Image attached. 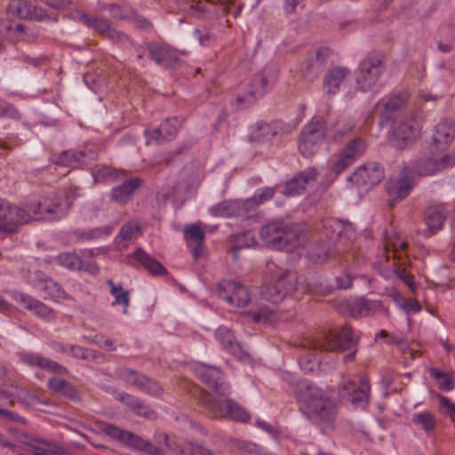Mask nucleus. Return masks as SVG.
<instances>
[{
  "label": "nucleus",
  "instance_id": "1",
  "mask_svg": "<svg viewBox=\"0 0 455 455\" xmlns=\"http://www.w3.org/2000/svg\"><path fill=\"white\" fill-rule=\"evenodd\" d=\"M69 207V202L54 192L30 200L26 208L11 206L0 200V226L8 232H14L17 225L31 220H60L68 213Z\"/></svg>",
  "mask_w": 455,
  "mask_h": 455
},
{
  "label": "nucleus",
  "instance_id": "2",
  "mask_svg": "<svg viewBox=\"0 0 455 455\" xmlns=\"http://www.w3.org/2000/svg\"><path fill=\"white\" fill-rule=\"evenodd\" d=\"M278 80V69L273 65L265 66L259 72L241 81L235 89L232 106L236 110H245L264 97Z\"/></svg>",
  "mask_w": 455,
  "mask_h": 455
},
{
  "label": "nucleus",
  "instance_id": "3",
  "mask_svg": "<svg viewBox=\"0 0 455 455\" xmlns=\"http://www.w3.org/2000/svg\"><path fill=\"white\" fill-rule=\"evenodd\" d=\"M296 395L301 409L312 420L331 423L334 419V403L323 389L307 380H302L298 385Z\"/></svg>",
  "mask_w": 455,
  "mask_h": 455
},
{
  "label": "nucleus",
  "instance_id": "4",
  "mask_svg": "<svg viewBox=\"0 0 455 455\" xmlns=\"http://www.w3.org/2000/svg\"><path fill=\"white\" fill-rule=\"evenodd\" d=\"M358 341V332L346 324L337 332L323 331L305 337L299 346L313 351L343 352L355 347Z\"/></svg>",
  "mask_w": 455,
  "mask_h": 455
},
{
  "label": "nucleus",
  "instance_id": "5",
  "mask_svg": "<svg viewBox=\"0 0 455 455\" xmlns=\"http://www.w3.org/2000/svg\"><path fill=\"white\" fill-rule=\"evenodd\" d=\"M196 376L208 387L213 389V393L199 390L198 399L215 417L228 416V399L225 394L219 391L220 380L222 374L219 369L206 364H196L194 366Z\"/></svg>",
  "mask_w": 455,
  "mask_h": 455
},
{
  "label": "nucleus",
  "instance_id": "6",
  "mask_svg": "<svg viewBox=\"0 0 455 455\" xmlns=\"http://www.w3.org/2000/svg\"><path fill=\"white\" fill-rule=\"evenodd\" d=\"M259 235L268 247L286 251H291L299 246H303L307 240V232L288 228L281 220H274L262 227Z\"/></svg>",
  "mask_w": 455,
  "mask_h": 455
},
{
  "label": "nucleus",
  "instance_id": "7",
  "mask_svg": "<svg viewBox=\"0 0 455 455\" xmlns=\"http://www.w3.org/2000/svg\"><path fill=\"white\" fill-rule=\"evenodd\" d=\"M296 289V277L288 271L268 261L266 265L261 296L273 304L281 302L284 297Z\"/></svg>",
  "mask_w": 455,
  "mask_h": 455
},
{
  "label": "nucleus",
  "instance_id": "8",
  "mask_svg": "<svg viewBox=\"0 0 455 455\" xmlns=\"http://www.w3.org/2000/svg\"><path fill=\"white\" fill-rule=\"evenodd\" d=\"M421 123V113L418 110L395 121L389 135L390 143L396 148H406L420 137Z\"/></svg>",
  "mask_w": 455,
  "mask_h": 455
},
{
  "label": "nucleus",
  "instance_id": "9",
  "mask_svg": "<svg viewBox=\"0 0 455 455\" xmlns=\"http://www.w3.org/2000/svg\"><path fill=\"white\" fill-rule=\"evenodd\" d=\"M408 243L398 235L387 236L384 251L387 259L393 258L395 271L398 277L408 286L413 285V276L407 272L411 261L407 252Z\"/></svg>",
  "mask_w": 455,
  "mask_h": 455
},
{
  "label": "nucleus",
  "instance_id": "10",
  "mask_svg": "<svg viewBox=\"0 0 455 455\" xmlns=\"http://www.w3.org/2000/svg\"><path fill=\"white\" fill-rule=\"evenodd\" d=\"M97 427L100 432L104 433L111 440L116 441L123 445L146 451L150 455H160L161 453V449L153 446L149 441L144 440L140 436L122 429L116 425L105 421H98Z\"/></svg>",
  "mask_w": 455,
  "mask_h": 455
},
{
  "label": "nucleus",
  "instance_id": "11",
  "mask_svg": "<svg viewBox=\"0 0 455 455\" xmlns=\"http://www.w3.org/2000/svg\"><path fill=\"white\" fill-rule=\"evenodd\" d=\"M370 392L368 379L360 375L353 379H344L339 388V396L346 403L364 407L369 403Z\"/></svg>",
  "mask_w": 455,
  "mask_h": 455
},
{
  "label": "nucleus",
  "instance_id": "12",
  "mask_svg": "<svg viewBox=\"0 0 455 455\" xmlns=\"http://www.w3.org/2000/svg\"><path fill=\"white\" fill-rule=\"evenodd\" d=\"M326 133V124L322 119L314 118L301 132L299 150L305 157H311L320 148Z\"/></svg>",
  "mask_w": 455,
  "mask_h": 455
},
{
  "label": "nucleus",
  "instance_id": "13",
  "mask_svg": "<svg viewBox=\"0 0 455 455\" xmlns=\"http://www.w3.org/2000/svg\"><path fill=\"white\" fill-rule=\"evenodd\" d=\"M275 194V188L263 187L258 188L251 198L247 199L243 204L237 201L229 200V216L236 215L243 219H250L252 214L251 210L253 211L255 206L262 204L271 200Z\"/></svg>",
  "mask_w": 455,
  "mask_h": 455
},
{
  "label": "nucleus",
  "instance_id": "14",
  "mask_svg": "<svg viewBox=\"0 0 455 455\" xmlns=\"http://www.w3.org/2000/svg\"><path fill=\"white\" fill-rule=\"evenodd\" d=\"M382 71L381 60L374 56H367L360 63L359 69L356 72V88L362 92L369 91L376 84Z\"/></svg>",
  "mask_w": 455,
  "mask_h": 455
},
{
  "label": "nucleus",
  "instance_id": "15",
  "mask_svg": "<svg viewBox=\"0 0 455 455\" xmlns=\"http://www.w3.org/2000/svg\"><path fill=\"white\" fill-rule=\"evenodd\" d=\"M415 183L414 172L408 167H404L401 171L398 178L390 179L386 183L387 193L391 200L390 205L394 206L393 202L405 199L411 192Z\"/></svg>",
  "mask_w": 455,
  "mask_h": 455
},
{
  "label": "nucleus",
  "instance_id": "16",
  "mask_svg": "<svg viewBox=\"0 0 455 455\" xmlns=\"http://www.w3.org/2000/svg\"><path fill=\"white\" fill-rule=\"evenodd\" d=\"M116 376L128 385L149 395H160L164 390L155 379L126 367H118Z\"/></svg>",
  "mask_w": 455,
  "mask_h": 455
},
{
  "label": "nucleus",
  "instance_id": "17",
  "mask_svg": "<svg viewBox=\"0 0 455 455\" xmlns=\"http://www.w3.org/2000/svg\"><path fill=\"white\" fill-rule=\"evenodd\" d=\"M366 150V142L362 138H355L349 141L341 150L334 161L331 170L335 176H339L347 167L352 165Z\"/></svg>",
  "mask_w": 455,
  "mask_h": 455
},
{
  "label": "nucleus",
  "instance_id": "18",
  "mask_svg": "<svg viewBox=\"0 0 455 455\" xmlns=\"http://www.w3.org/2000/svg\"><path fill=\"white\" fill-rule=\"evenodd\" d=\"M448 213L447 204L437 201L429 203L424 213V223L427 226V228L423 231L424 235L430 237L441 231L443 228Z\"/></svg>",
  "mask_w": 455,
  "mask_h": 455
},
{
  "label": "nucleus",
  "instance_id": "19",
  "mask_svg": "<svg viewBox=\"0 0 455 455\" xmlns=\"http://www.w3.org/2000/svg\"><path fill=\"white\" fill-rule=\"evenodd\" d=\"M320 225L324 235L330 240L336 237L339 243L349 245L355 238V229L350 222L326 218L322 220Z\"/></svg>",
  "mask_w": 455,
  "mask_h": 455
},
{
  "label": "nucleus",
  "instance_id": "20",
  "mask_svg": "<svg viewBox=\"0 0 455 455\" xmlns=\"http://www.w3.org/2000/svg\"><path fill=\"white\" fill-rule=\"evenodd\" d=\"M455 156L452 155H444L440 159L432 157L422 158L411 163L407 167L413 170L415 179L420 176L433 175L435 172L453 166Z\"/></svg>",
  "mask_w": 455,
  "mask_h": 455
},
{
  "label": "nucleus",
  "instance_id": "21",
  "mask_svg": "<svg viewBox=\"0 0 455 455\" xmlns=\"http://www.w3.org/2000/svg\"><path fill=\"white\" fill-rule=\"evenodd\" d=\"M18 357L22 364L29 368L40 369L46 372H53L60 375L68 374V369L65 366L43 356L41 354L22 351L18 353Z\"/></svg>",
  "mask_w": 455,
  "mask_h": 455
},
{
  "label": "nucleus",
  "instance_id": "22",
  "mask_svg": "<svg viewBox=\"0 0 455 455\" xmlns=\"http://www.w3.org/2000/svg\"><path fill=\"white\" fill-rule=\"evenodd\" d=\"M384 179V171L377 163L371 162L358 167L352 176L347 178L349 182L357 187H373Z\"/></svg>",
  "mask_w": 455,
  "mask_h": 455
},
{
  "label": "nucleus",
  "instance_id": "23",
  "mask_svg": "<svg viewBox=\"0 0 455 455\" xmlns=\"http://www.w3.org/2000/svg\"><path fill=\"white\" fill-rule=\"evenodd\" d=\"M330 55L331 50L328 47H320L315 52H310L300 65L301 76L307 81L315 79Z\"/></svg>",
  "mask_w": 455,
  "mask_h": 455
},
{
  "label": "nucleus",
  "instance_id": "24",
  "mask_svg": "<svg viewBox=\"0 0 455 455\" xmlns=\"http://www.w3.org/2000/svg\"><path fill=\"white\" fill-rule=\"evenodd\" d=\"M317 177L318 172L315 168H307L299 172L294 178L287 181L281 192L291 196L301 195L307 187L315 185Z\"/></svg>",
  "mask_w": 455,
  "mask_h": 455
},
{
  "label": "nucleus",
  "instance_id": "25",
  "mask_svg": "<svg viewBox=\"0 0 455 455\" xmlns=\"http://www.w3.org/2000/svg\"><path fill=\"white\" fill-rule=\"evenodd\" d=\"M12 298L24 308L43 320L52 321L56 317V313L53 309L28 294L15 291Z\"/></svg>",
  "mask_w": 455,
  "mask_h": 455
},
{
  "label": "nucleus",
  "instance_id": "26",
  "mask_svg": "<svg viewBox=\"0 0 455 455\" xmlns=\"http://www.w3.org/2000/svg\"><path fill=\"white\" fill-rule=\"evenodd\" d=\"M52 161L54 164L59 166L78 168L92 164L96 161V154L92 150L78 152L65 150L60 155L53 156Z\"/></svg>",
  "mask_w": 455,
  "mask_h": 455
},
{
  "label": "nucleus",
  "instance_id": "27",
  "mask_svg": "<svg viewBox=\"0 0 455 455\" xmlns=\"http://www.w3.org/2000/svg\"><path fill=\"white\" fill-rule=\"evenodd\" d=\"M148 55L156 64L164 68H173L178 62L174 49L162 42H151L147 44Z\"/></svg>",
  "mask_w": 455,
  "mask_h": 455
},
{
  "label": "nucleus",
  "instance_id": "28",
  "mask_svg": "<svg viewBox=\"0 0 455 455\" xmlns=\"http://www.w3.org/2000/svg\"><path fill=\"white\" fill-rule=\"evenodd\" d=\"M409 100V94L406 92L391 93L382 99L378 105L381 106L380 117L385 121L393 119L397 111L402 109Z\"/></svg>",
  "mask_w": 455,
  "mask_h": 455
},
{
  "label": "nucleus",
  "instance_id": "29",
  "mask_svg": "<svg viewBox=\"0 0 455 455\" xmlns=\"http://www.w3.org/2000/svg\"><path fill=\"white\" fill-rule=\"evenodd\" d=\"M184 236L194 259L197 260L202 256L205 238L203 228L198 224L187 225L184 228Z\"/></svg>",
  "mask_w": 455,
  "mask_h": 455
},
{
  "label": "nucleus",
  "instance_id": "30",
  "mask_svg": "<svg viewBox=\"0 0 455 455\" xmlns=\"http://www.w3.org/2000/svg\"><path fill=\"white\" fill-rule=\"evenodd\" d=\"M350 76V70L344 67H333L324 75L323 79V90L328 94H336L340 86Z\"/></svg>",
  "mask_w": 455,
  "mask_h": 455
},
{
  "label": "nucleus",
  "instance_id": "31",
  "mask_svg": "<svg viewBox=\"0 0 455 455\" xmlns=\"http://www.w3.org/2000/svg\"><path fill=\"white\" fill-rule=\"evenodd\" d=\"M142 235V229L137 221H129L123 225L114 239L119 251L127 249Z\"/></svg>",
  "mask_w": 455,
  "mask_h": 455
},
{
  "label": "nucleus",
  "instance_id": "32",
  "mask_svg": "<svg viewBox=\"0 0 455 455\" xmlns=\"http://www.w3.org/2000/svg\"><path fill=\"white\" fill-rule=\"evenodd\" d=\"M116 400L126 405L136 415L147 419H155L157 414L148 404L145 403L140 398L128 394L121 393L116 396Z\"/></svg>",
  "mask_w": 455,
  "mask_h": 455
},
{
  "label": "nucleus",
  "instance_id": "33",
  "mask_svg": "<svg viewBox=\"0 0 455 455\" xmlns=\"http://www.w3.org/2000/svg\"><path fill=\"white\" fill-rule=\"evenodd\" d=\"M455 137L454 124L450 120H443L436 124L433 132V142L436 149H445Z\"/></svg>",
  "mask_w": 455,
  "mask_h": 455
},
{
  "label": "nucleus",
  "instance_id": "34",
  "mask_svg": "<svg viewBox=\"0 0 455 455\" xmlns=\"http://www.w3.org/2000/svg\"><path fill=\"white\" fill-rule=\"evenodd\" d=\"M6 12L8 15L20 19H40L42 11L38 12L36 7L27 0H11Z\"/></svg>",
  "mask_w": 455,
  "mask_h": 455
},
{
  "label": "nucleus",
  "instance_id": "35",
  "mask_svg": "<svg viewBox=\"0 0 455 455\" xmlns=\"http://www.w3.org/2000/svg\"><path fill=\"white\" fill-rule=\"evenodd\" d=\"M141 183L142 180L138 177L125 180L120 186L115 187L111 189V200L120 204H126L132 199L135 190L141 185Z\"/></svg>",
  "mask_w": 455,
  "mask_h": 455
},
{
  "label": "nucleus",
  "instance_id": "36",
  "mask_svg": "<svg viewBox=\"0 0 455 455\" xmlns=\"http://www.w3.org/2000/svg\"><path fill=\"white\" fill-rule=\"evenodd\" d=\"M382 310L384 307L380 301L364 298L356 299L350 305V314L354 317L370 316Z\"/></svg>",
  "mask_w": 455,
  "mask_h": 455
},
{
  "label": "nucleus",
  "instance_id": "37",
  "mask_svg": "<svg viewBox=\"0 0 455 455\" xmlns=\"http://www.w3.org/2000/svg\"><path fill=\"white\" fill-rule=\"evenodd\" d=\"M211 4L209 0H189L184 10L191 16L201 17L205 12H211V8L213 7V4L217 5L219 4L220 8L223 12H228V0H211Z\"/></svg>",
  "mask_w": 455,
  "mask_h": 455
},
{
  "label": "nucleus",
  "instance_id": "38",
  "mask_svg": "<svg viewBox=\"0 0 455 455\" xmlns=\"http://www.w3.org/2000/svg\"><path fill=\"white\" fill-rule=\"evenodd\" d=\"M113 231V227L107 225L89 229H75L69 233V239L74 243H84L99 239L102 236L109 235Z\"/></svg>",
  "mask_w": 455,
  "mask_h": 455
},
{
  "label": "nucleus",
  "instance_id": "39",
  "mask_svg": "<svg viewBox=\"0 0 455 455\" xmlns=\"http://www.w3.org/2000/svg\"><path fill=\"white\" fill-rule=\"evenodd\" d=\"M279 128L278 122L259 121L251 127L250 136L252 140L257 142L268 141L277 134Z\"/></svg>",
  "mask_w": 455,
  "mask_h": 455
},
{
  "label": "nucleus",
  "instance_id": "40",
  "mask_svg": "<svg viewBox=\"0 0 455 455\" xmlns=\"http://www.w3.org/2000/svg\"><path fill=\"white\" fill-rule=\"evenodd\" d=\"M428 373L435 379L439 390L451 392L455 388V375L452 371H443L438 367H431Z\"/></svg>",
  "mask_w": 455,
  "mask_h": 455
},
{
  "label": "nucleus",
  "instance_id": "41",
  "mask_svg": "<svg viewBox=\"0 0 455 455\" xmlns=\"http://www.w3.org/2000/svg\"><path fill=\"white\" fill-rule=\"evenodd\" d=\"M132 256L143 266L150 274L164 275L167 274L166 268L156 259L151 257L143 249H137Z\"/></svg>",
  "mask_w": 455,
  "mask_h": 455
},
{
  "label": "nucleus",
  "instance_id": "42",
  "mask_svg": "<svg viewBox=\"0 0 455 455\" xmlns=\"http://www.w3.org/2000/svg\"><path fill=\"white\" fill-rule=\"evenodd\" d=\"M48 387L53 392L58 393L67 398L72 400L79 399V392L77 389L68 381L52 377L48 379Z\"/></svg>",
  "mask_w": 455,
  "mask_h": 455
},
{
  "label": "nucleus",
  "instance_id": "43",
  "mask_svg": "<svg viewBox=\"0 0 455 455\" xmlns=\"http://www.w3.org/2000/svg\"><path fill=\"white\" fill-rule=\"evenodd\" d=\"M411 423L419 430L430 434L435 430V415L428 411H418L412 414Z\"/></svg>",
  "mask_w": 455,
  "mask_h": 455
},
{
  "label": "nucleus",
  "instance_id": "44",
  "mask_svg": "<svg viewBox=\"0 0 455 455\" xmlns=\"http://www.w3.org/2000/svg\"><path fill=\"white\" fill-rule=\"evenodd\" d=\"M251 300L248 290L240 283L229 282V304L238 307L246 306Z\"/></svg>",
  "mask_w": 455,
  "mask_h": 455
},
{
  "label": "nucleus",
  "instance_id": "45",
  "mask_svg": "<svg viewBox=\"0 0 455 455\" xmlns=\"http://www.w3.org/2000/svg\"><path fill=\"white\" fill-rule=\"evenodd\" d=\"M107 284L110 287V294L115 298L112 306L122 305L123 313L126 314L130 305V292L124 291L122 284L116 285L112 279H108Z\"/></svg>",
  "mask_w": 455,
  "mask_h": 455
},
{
  "label": "nucleus",
  "instance_id": "46",
  "mask_svg": "<svg viewBox=\"0 0 455 455\" xmlns=\"http://www.w3.org/2000/svg\"><path fill=\"white\" fill-rule=\"evenodd\" d=\"M249 315L255 323H266L275 325L277 320L276 312L267 306L259 307L257 310L250 311Z\"/></svg>",
  "mask_w": 455,
  "mask_h": 455
},
{
  "label": "nucleus",
  "instance_id": "47",
  "mask_svg": "<svg viewBox=\"0 0 455 455\" xmlns=\"http://www.w3.org/2000/svg\"><path fill=\"white\" fill-rule=\"evenodd\" d=\"M79 20L88 28L94 29L101 36H104L110 27V23L108 20L98 17H90L84 13H81L79 15Z\"/></svg>",
  "mask_w": 455,
  "mask_h": 455
},
{
  "label": "nucleus",
  "instance_id": "48",
  "mask_svg": "<svg viewBox=\"0 0 455 455\" xmlns=\"http://www.w3.org/2000/svg\"><path fill=\"white\" fill-rule=\"evenodd\" d=\"M56 262L71 271H79L82 267L81 258L75 252H62L55 258Z\"/></svg>",
  "mask_w": 455,
  "mask_h": 455
},
{
  "label": "nucleus",
  "instance_id": "49",
  "mask_svg": "<svg viewBox=\"0 0 455 455\" xmlns=\"http://www.w3.org/2000/svg\"><path fill=\"white\" fill-rule=\"evenodd\" d=\"M101 8L107 10L110 16L116 20H131L134 15L133 9L128 5L109 4L103 5Z\"/></svg>",
  "mask_w": 455,
  "mask_h": 455
},
{
  "label": "nucleus",
  "instance_id": "50",
  "mask_svg": "<svg viewBox=\"0 0 455 455\" xmlns=\"http://www.w3.org/2000/svg\"><path fill=\"white\" fill-rule=\"evenodd\" d=\"M255 243L254 235L251 231H244L229 236V249L250 247Z\"/></svg>",
  "mask_w": 455,
  "mask_h": 455
},
{
  "label": "nucleus",
  "instance_id": "51",
  "mask_svg": "<svg viewBox=\"0 0 455 455\" xmlns=\"http://www.w3.org/2000/svg\"><path fill=\"white\" fill-rule=\"evenodd\" d=\"M229 419L247 423L251 415L243 406L229 399Z\"/></svg>",
  "mask_w": 455,
  "mask_h": 455
},
{
  "label": "nucleus",
  "instance_id": "52",
  "mask_svg": "<svg viewBox=\"0 0 455 455\" xmlns=\"http://www.w3.org/2000/svg\"><path fill=\"white\" fill-rule=\"evenodd\" d=\"M11 389L12 393L13 403L18 401L22 404L30 405L33 404L35 400H36V396L34 394L22 387L12 386Z\"/></svg>",
  "mask_w": 455,
  "mask_h": 455
},
{
  "label": "nucleus",
  "instance_id": "53",
  "mask_svg": "<svg viewBox=\"0 0 455 455\" xmlns=\"http://www.w3.org/2000/svg\"><path fill=\"white\" fill-rule=\"evenodd\" d=\"M125 177L124 172L113 169L108 166H104L98 170L96 178L98 180L106 182H112L117 180H121Z\"/></svg>",
  "mask_w": 455,
  "mask_h": 455
},
{
  "label": "nucleus",
  "instance_id": "54",
  "mask_svg": "<svg viewBox=\"0 0 455 455\" xmlns=\"http://www.w3.org/2000/svg\"><path fill=\"white\" fill-rule=\"evenodd\" d=\"M299 364L303 371L312 372L318 367L319 359L314 352H307L306 355L299 357Z\"/></svg>",
  "mask_w": 455,
  "mask_h": 455
},
{
  "label": "nucleus",
  "instance_id": "55",
  "mask_svg": "<svg viewBox=\"0 0 455 455\" xmlns=\"http://www.w3.org/2000/svg\"><path fill=\"white\" fill-rule=\"evenodd\" d=\"M163 140H170L173 139L178 132L177 118H168L161 124Z\"/></svg>",
  "mask_w": 455,
  "mask_h": 455
},
{
  "label": "nucleus",
  "instance_id": "56",
  "mask_svg": "<svg viewBox=\"0 0 455 455\" xmlns=\"http://www.w3.org/2000/svg\"><path fill=\"white\" fill-rule=\"evenodd\" d=\"M42 289L53 299H63L66 295L61 286L51 278Z\"/></svg>",
  "mask_w": 455,
  "mask_h": 455
},
{
  "label": "nucleus",
  "instance_id": "57",
  "mask_svg": "<svg viewBox=\"0 0 455 455\" xmlns=\"http://www.w3.org/2000/svg\"><path fill=\"white\" fill-rule=\"evenodd\" d=\"M439 400V409L442 413L455 420V403L446 396L440 394L436 395Z\"/></svg>",
  "mask_w": 455,
  "mask_h": 455
},
{
  "label": "nucleus",
  "instance_id": "58",
  "mask_svg": "<svg viewBox=\"0 0 455 455\" xmlns=\"http://www.w3.org/2000/svg\"><path fill=\"white\" fill-rule=\"evenodd\" d=\"M355 129V124L352 121H343L337 124L336 131L332 138L335 141L342 140L346 135L351 133Z\"/></svg>",
  "mask_w": 455,
  "mask_h": 455
},
{
  "label": "nucleus",
  "instance_id": "59",
  "mask_svg": "<svg viewBox=\"0 0 455 455\" xmlns=\"http://www.w3.org/2000/svg\"><path fill=\"white\" fill-rule=\"evenodd\" d=\"M69 347V355L75 358L88 360L95 357V352L93 350L77 346L71 345Z\"/></svg>",
  "mask_w": 455,
  "mask_h": 455
},
{
  "label": "nucleus",
  "instance_id": "60",
  "mask_svg": "<svg viewBox=\"0 0 455 455\" xmlns=\"http://www.w3.org/2000/svg\"><path fill=\"white\" fill-rule=\"evenodd\" d=\"M0 116L19 120L20 114L13 105L4 100H0Z\"/></svg>",
  "mask_w": 455,
  "mask_h": 455
},
{
  "label": "nucleus",
  "instance_id": "61",
  "mask_svg": "<svg viewBox=\"0 0 455 455\" xmlns=\"http://www.w3.org/2000/svg\"><path fill=\"white\" fill-rule=\"evenodd\" d=\"M229 354H231L233 356H235L237 360L243 362V363H249L250 362V355L243 351L237 342L232 341L229 339Z\"/></svg>",
  "mask_w": 455,
  "mask_h": 455
},
{
  "label": "nucleus",
  "instance_id": "62",
  "mask_svg": "<svg viewBox=\"0 0 455 455\" xmlns=\"http://www.w3.org/2000/svg\"><path fill=\"white\" fill-rule=\"evenodd\" d=\"M28 279L31 284L42 289L50 278L43 271L35 270L28 271Z\"/></svg>",
  "mask_w": 455,
  "mask_h": 455
},
{
  "label": "nucleus",
  "instance_id": "63",
  "mask_svg": "<svg viewBox=\"0 0 455 455\" xmlns=\"http://www.w3.org/2000/svg\"><path fill=\"white\" fill-rule=\"evenodd\" d=\"M93 342L96 343L100 347L104 348L108 351L116 350L114 340L102 335H96L93 338Z\"/></svg>",
  "mask_w": 455,
  "mask_h": 455
},
{
  "label": "nucleus",
  "instance_id": "64",
  "mask_svg": "<svg viewBox=\"0 0 455 455\" xmlns=\"http://www.w3.org/2000/svg\"><path fill=\"white\" fill-rule=\"evenodd\" d=\"M113 42H124L128 41L129 37L123 32L117 31L111 26L108 28L105 35L103 36Z\"/></svg>",
  "mask_w": 455,
  "mask_h": 455
}]
</instances>
